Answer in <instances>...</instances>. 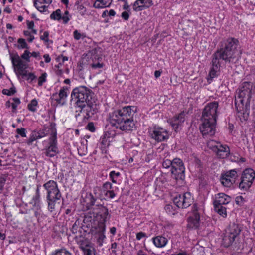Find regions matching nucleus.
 <instances>
[{"label":"nucleus","mask_w":255,"mask_h":255,"mask_svg":"<svg viewBox=\"0 0 255 255\" xmlns=\"http://www.w3.org/2000/svg\"><path fill=\"white\" fill-rule=\"evenodd\" d=\"M108 209L102 205H97L93 209V212L88 213L84 217L82 226L79 227L75 223L72 226L71 232L76 234L78 231L81 233V230L84 232L91 233L96 238L97 243L99 247H102L104 240L106 239V222L110 218Z\"/></svg>","instance_id":"f257e3e1"},{"label":"nucleus","mask_w":255,"mask_h":255,"mask_svg":"<svg viewBox=\"0 0 255 255\" xmlns=\"http://www.w3.org/2000/svg\"><path fill=\"white\" fill-rule=\"evenodd\" d=\"M239 41L229 37L220 42V47L212 55L211 67L209 72L211 78L219 75L222 63H235L239 59V53L237 50Z\"/></svg>","instance_id":"f03ea898"},{"label":"nucleus","mask_w":255,"mask_h":255,"mask_svg":"<svg viewBox=\"0 0 255 255\" xmlns=\"http://www.w3.org/2000/svg\"><path fill=\"white\" fill-rule=\"evenodd\" d=\"M92 91L85 86L74 88L71 94V100L74 102L79 111L85 114L84 118L92 117L97 111L95 99Z\"/></svg>","instance_id":"7ed1b4c3"},{"label":"nucleus","mask_w":255,"mask_h":255,"mask_svg":"<svg viewBox=\"0 0 255 255\" xmlns=\"http://www.w3.org/2000/svg\"><path fill=\"white\" fill-rule=\"evenodd\" d=\"M137 110L136 107L129 106L114 111L109 114L110 123L112 127L122 131L132 130L135 126L133 117Z\"/></svg>","instance_id":"20e7f679"},{"label":"nucleus","mask_w":255,"mask_h":255,"mask_svg":"<svg viewBox=\"0 0 255 255\" xmlns=\"http://www.w3.org/2000/svg\"><path fill=\"white\" fill-rule=\"evenodd\" d=\"M254 90L253 84L248 82L243 83L238 88L235 95V106L238 112L239 117H242L246 120L248 113L244 111V103L246 107L250 104V99Z\"/></svg>","instance_id":"39448f33"},{"label":"nucleus","mask_w":255,"mask_h":255,"mask_svg":"<svg viewBox=\"0 0 255 255\" xmlns=\"http://www.w3.org/2000/svg\"><path fill=\"white\" fill-rule=\"evenodd\" d=\"M173 204H167L165 210L170 216H172L178 212L180 208H186L193 202V197L191 192H183L175 196L173 199Z\"/></svg>","instance_id":"423d86ee"},{"label":"nucleus","mask_w":255,"mask_h":255,"mask_svg":"<svg viewBox=\"0 0 255 255\" xmlns=\"http://www.w3.org/2000/svg\"><path fill=\"white\" fill-rule=\"evenodd\" d=\"M162 166L164 168L171 167L170 171L171 177L176 180L183 181L185 177V167L182 161L179 158H175L172 161L165 159Z\"/></svg>","instance_id":"0eeeda50"},{"label":"nucleus","mask_w":255,"mask_h":255,"mask_svg":"<svg viewBox=\"0 0 255 255\" xmlns=\"http://www.w3.org/2000/svg\"><path fill=\"white\" fill-rule=\"evenodd\" d=\"M241 231L242 228L239 224H230L223 237L222 245L225 248H228L236 244L239 239Z\"/></svg>","instance_id":"6e6552de"},{"label":"nucleus","mask_w":255,"mask_h":255,"mask_svg":"<svg viewBox=\"0 0 255 255\" xmlns=\"http://www.w3.org/2000/svg\"><path fill=\"white\" fill-rule=\"evenodd\" d=\"M204 211L203 204L195 203L192 206L191 212L188 218V227L191 228H198L200 225V217Z\"/></svg>","instance_id":"1a4fd4ad"},{"label":"nucleus","mask_w":255,"mask_h":255,"mask_svg":"<svg viewBox=\"0 0 255 255\" xmlns=\"http://www.w3.org/2000/svg\"><path fill=\"white\" fill-rule=\"evenodd\" d=\"M49 129L51 135L49 138V146L46 149L45 154L47 156L52 157L55 156L59 152L57 146V130L55 123H51L50 124Z\"/></svg>","instance_id":"9d476101"},{"label":"nucleus","mask_w":255,"mask_h":255,"mask_svg":"<svg viewBox=\"0 0 255 255\" xmlns=\"http://www.w3.org/2000/svg\"><path fill=\"white\" fill-rule=\"evenodd\" d=\"M24 193L25 192H23L22 198H25L26 201L32 205V210L34 212V216L37 218L38 222H39L43 216L41 208L39 192H36L31 197H27Z\"/></svg>","instance_id":"9b49d317"},{"label":"nucleus","mask_w":255,"mask_h":255,"mask_svg":"<svg viewBox=\"0 0 255 255\" xmlns=\"http://www.w3.org/2000/svg\"><path fill=\"white\" fill-rule=\"evenodd\" d=\"M218 106L219 103L217 101L211 102L207 104L203 110L201 119L211 120L213 122L216 121Z\"/></svg>","instance_id":"f8f14e48"},{"label":"nucleus","mask_w":255,"mask_h":255,"mask_svg":"<svg viewBox=\"0 0 255 255\" xmlns=\"http://www.w3.org/2000/svg\"><path fill=\"white\" fill-rule=\"evenodd\" d=\"M255 178V172L251 168H247L244 170L241 177L239 187L241 190H247L251 186Z\"/></svg>","instance_id":"ddd939ff"},{"label":"nucleus","mask_w":255,"mask_h":255,"mask_svg":"<svg viewBox=\"0 0 255 255\" xmlns=\"http://www.w3.org/2000/svg\"><path fill=\"white\" fill-rule=\"evenodd\" d=\"M149 132L150 137L158 142L166 141L169 138V131L159 126L150 128Z\"/></svg>","instance_id":"4468645a"},{"label":"nucleus","mask_w":255,"mask_h":255,"mask_svg":"<svg viewBox=\"0 0 255 255\" xmlns=\"http://www.w3.org/2000/svg\"><path fill=\"white\" fill-rule=\"evenodd\" d=\"M202 125L200 127V130L203 136H212L214 135L216 131V121L201 119Z\"/></svg>","instance_id":"2eb2a0df"},{"label":"nucleus","mask_w":255,"mask_h":255,"mask_svg":"<svg viewBox=\"0 0 255 255\" xmlns=\"http://www.w3.org/2000/svg\"><path fill=\"white\" fill-rule=\"evenodd\" d=\"M238 176L236 169L230 170L221 174L220 181L224 186L230 187L235 183Z\"/></svg>","instance_id":"dca6fc26"},{"label":"nucleus","mask_w":255,"mask_h":255,"mask_svg":"<svg viewBox=\"0 0 255 255\" xmlns=\"http://www.w3.org/2000/svg\"><path fill=\"white\" fill-rule=\"evenodd\" d=\"M47 193L48 209L49 211L52 212L55 210L62 201L61 192Z\"/></svg>","instance_id":"f3484780"},{"label":"nucleus","mask_w":255,"mask_h":255,"mask_svg":"<svg viewBox=\"0 0 255 255\" xmlns=\"http://www.w3.org/2000/svg\"><path fill=\"white\" fill-rule=\"evenodd\" d=\"M94 194H96V192H93V194L92 192H82L81 203L86 209H90L94 205L96 199Z\"/></svg>","instance_id":"a211bd4d"},{"label":"nucleus","mask_w":255,"mask_h":255,"mask_svg":"<svg viewBox=\"0 0 255 255\" xmlns=\"http://www.w3.org/2000/svg\"><path fill=\"white\" fill-rule=\"evenodd\" d=\"M213 150L216 153L217 156L220 158L224 159L230 154L229 147L226 145H223L220 143H217L213 146Z\"/></svg>","instance_id":"6ab92c4d"},{"label":"nucleus","mask_w":255,"mask_h":255,"mask_svg":"<svg viewBox=\"0 0 255 255\" xmlns=\"http://www.w3.org/2000/svg\"><path fill=\"white\" fill-rule=\"evenodd\" d=\"M68 88L67 87H63L59 91L58 95L56 93L53 95V97H56L55 100L57 103L64 105L66 103V99L67 97V91Z\"/></svg>","instance_id":"aec40b11"},{"label":"nucleus","mask_w":255,"mask_h":255,"mask_svg":"<svg viewBox=\"0 0 255 255\" xmlns=\"http://www.w3.org/2000/svg\"><path fill=\"white\" fill-rule=\"evenodd\" d=\"M75 239L77 244L79 245L80 249L82 251L89 247V246L92 245L89 239L82 235L76 236L75 237Z\"/></svg>","instance_id":"412c9836"},{"label":"nucleus","mask_w":255,"mask_h":255,"mask_svg":"<svg viewBox=\"0 0 255 255\" xmlns=\"http://www.w3.org/2000/svg\"><path fill=\"white\" fill-rule=\"evenodd\" d=\"M231 201V197L225 194L224 192H219L216 196L214 204L216 205H226L229 203Z\"/></svg>","instance_id":"4be33fe9"},{"label":"nucleus","mask_w":255,"mask_h":255,"mask_svg":"<svg viewBox=\"0 0 255 255\" xmlns=\"http://www.w3.org/2000/svg\"><path fill=\"white\" fill-rule=\"evenodd\" d=\"M152 4L151 0H137L133 4V9L135 11H140L146 6Z\"/></svg>","instance_id":"5701e85b"},{"label":"nucleus","mask_w":255,"mask_h":255,"mask_svg":"<svg viewBox=\"0 0 255 255\" xmlns=\"http://www.w3.org/2000/svg\"><path fill=\"white\" fill-rule=\"evenodd\" d=\"M152 242L154 246L158 248H162L166 246L168 240L162 235H158L152 238Z\"/></svg>","instance_id":"b1692460"},{"label":"nucleus","mask_w":255,"mask_h":255,"mask_svg":"<svg viewBox=\"0 0 255 255\" xmlns=\"http://www.w3.org/2000/svg\"><path fill=\"white\" fill-rule=\"evenodd\" d=\"M185 121L184 112L180 113L177 116L174 117L170 122L172 127L175 129H177Z\"/></svg>","instance_id":"393cba45"},{"label":"nucleus","mask_w":255,"mask_h":255,"mask_svg":"<svg viewBox=\"0 0 255 255\" xmlns=\"http://www.w3.org/2000/svg\"><path fill=\"white\" fill-rule=\"evenodd\" d=\"M26 65L23 61L14 67V70L17 75H21L23 77H25V76H26Z\"/></svg>","instance_id":"a878e982"},{"label":"nucleus","mask_w":255,"mask_h":255,"mask_svg":"<svg viewBox=\"0 0 255 255\" xmlns=\"http://www.w3.org/2000/svg\"><path fill=\"white\" fill-rule=\"evenodd\" d=\"M44 187L47 191H59L56 182L53 180H50L44 184Z\"/></svg>","instance_id":"bb28decb"},{"label":"nucleus","mask_w":255,"mask_h":255,"mask_svg":"<svg viewBox=\"0 0 255 255\" xmlns=\"http://www.w3.org/2000/svg\"><path fill=\"white\" fill-rule=\"evenodd\" d=\"M215 211L223 218L227 217L226 208L223 205L214 204Z\"/></svg>","instance_id":"cd10ccee"},{"label":"nucleus","mask_w":255,"mask_h":255,"mask_svg":"<svg viewBox=\"0 0 255 255\" xmlns=\"http://www.w3.org/2000/svg\"><path fill=\"white\" fill-rule=\"evenodd\" d=\"M50 255H73L72 254L69 252L66 248H61L57 249L54 252H52Z\"/></svg>","instance_id":"c85d7f7f"},{"label":"nucleus","mask_w":255,"mask_h":255,"mask_svg":"<svg viewBox=\"0 0 255 255\" xmlns=\"http://www.w3.org/2000/svg\"><path fill=\"white\" fill-rule=\"evenodd\" d=\"M46 3V0H36L34 1V5L36 8L41 12L45 11V9L47 7L45 5L40 6L39 4H43Z\"/></svg>","instance_id":"c756f323"},{"label":"nucleus","mask_w":255,"mask_h":255,"mask_svg":"<svg viewBox=\"0 0 255 255\" xmlns=\"http://www.w3.org/2000/svg\"><path fill=\"white\" fill-rule=\"evenodd\" d=\"M247 201V198L245 192L242 193L241 195L237 196L235 199L236 203L240 206L243 205Z\"/></svg>","instance_id":"7c9ffc66"},{"label":"nucleus","mask_w":255,"mask_h":255,"mask_svg":"<svg viewBox=\"0 0 255 255\" xmlns=\"http://www.w3.org/2000/svg\"><path fill=\"white\" fill-rule=\"evenodd\" d=\"M82 252L84 255H96V249L93 244L83 250Z\"/></svg>","instance_id":"2f4dec72"},{"label":"nucleus","mask_w":255,"mask_h":255,"mask_svg":"<svg viewBox=\"0 0 255 255\" xmlns=\"http://www.w3.org/2000/svg\"><path fill=\"white\" fill-rule=\"evenodd\" d=\"M62 15L61 10L58 9L53 11L50 15V18L53 20H60L61 19Z\"/></svg>","instance_id":"473e14b6"},{"label":"nucleus","mask_w":255,"mask_h":255,"mask_svg":"<svg viewBox=\"0 0 255 255\" xmlns=\"http://www.w3.org/2000/svg\"><path fill=\"white\" fill-rule=\"evenodd\" d=\"M16 92L15 87H11L9 90L4 89L2 91V93L4 95L11 96L14 94Z\"/></svg>","instance_id":"72a5a7b5"},{"label":"nucleus","mask_w":255,"mask_h":255,"mask_svg":"<svg viewBox=\"0 0 255 255\" xmlns=\"http://www.w3.org/2000/svg\"><path fill=\"white\" fill-rule=\"evenodd\" d=\"M11 60L12 65L14 67H15L18 64L22 63L23 61L20 58L18 55L14 57H11Z\"/></svg>","instance_id":"f704fd0d"},{"label":"nucleus","mask_w":255,"mask_h":255,"mask_svg":"<svg viewBox=\"0 0 255 255\" xmlns=\"http://www.w3.org/2000/svg\"><path fill=\"white\" fill-rule=\"evenodd\" d=\"M37 105V101L35 99H33L31 100L30 103L28 105V109L32 112H35L36 111L35 107Z\"/></svg>","instance_id":"c9c22d12"},{"label":"nucleus","mask_w":255,"mask_h":255,"mask_svg":"<svg viewBox=\"0 0 255 255\" xmlns=\"http://www.w3.org/2000/svg\"><path fill=\"white\" fill-rule=\"evenodd\" d=\"M34 134V136H36V138L40 139L46 136V133H45L43 130H39L38 131H33Z\"/></svg>","instance_id":"e433bc0d"},{"label":"nucleus","mask_w":255,"mask_h":255,"mask_svg":"<svg viewBox=\"0 0 255 255\" xmlns=\"http://www.w3.org/2000/svg\"><path fill=\"white\" fill-rule=\"evenodd\" d=\"M120 175V173L119 172H116L115 171H112L110 173V177L111 178L113 182L116 183V181L115 179L118 177Z\"/></svg>","instance_id":"4c0bfd02"},{"label":"nucleus","mask_w":255,"mask_h":255,"mask_svg":"<svg viewBox=\"0 0 255 255\" xmlns=\"http://www.w3.org/2000/svg\"><path fill=\"white\" fill-rule=\"evenodd\" d=\"M47 74L43 73L38 78V84L39 86H42L43 83L46 81Z\"/></svg>","instance_id":"58836bf2"},{"label":"nucleus","mask_w":255,"mask_h":255,"mask_svg":"<svg viewBox=\"0 0 255 255\" xmlns=\"http://www.w3.org/2000/svg\"><path fill=\"white\" fill-rule=\"evenodd\" d=\"M69 15V12L67 10H66L63 14V16H62L61 19L63 20V23L65 24H66L70 20V18L68 16Z\"/></svg>","instance_id":"ea45409f"},{"label":"nucleus","mask_w":255,"mask_h":255,"mask_svg":"<svg viewBox=\"0 0 255 255\" xmlns=\"http://www.w3.org/2000/svg\"><path fill=\"white\" fill-rule=\"evenodd\" d=\"M18 43L20 44V46L21 48H28L27 45L24 39H18Z\"/></svg>","instance_id":"a19ab883"},{"label":"nucleus","mask_w":255,"mask_h":255,"mask_svg":"<svg viewBox=\"0 0 255 255\" xmlns=\"http://www.w3.org/2000/svg\"><path fill=\"white\" fill-rule=\"evenodd\" d=\"M112 184L110 182H106L103 185L104 191H113V190L110 191L112 189Z\"/></svg>","instance_id":"79ce46f5"},{"label":"nucleus","mask_w":255,"mask_h":255,"mask_svg":"<svg viewBox=\"0 0 255 255\" xmlns=\"http://www.w3.org/2000/svg\"><path fill=\"white\" fill-rule=\"evenodd\" d=\"M16 132L18 134H19L21 137H25L26 136L25 129L24 128H17L16 129Z\"/></svg>","instance_id":"37998d69"},{"label":"nucleus","mask_w":255,"mask_h":255,"mask_svg":"<svg viewBox=\"0 0 255 255\" xmlns=\"http://www.w3.org/2000/svg\"><path fill=\"white\" fill-rule=\"evenodd\" d=\"M78 12L81 16H84L86 12V9L83 5H79L78 7Z\"/></svg>","instance_id":"c03bdc74"},{"label":"nucleus","mask_w":255,"mask_h":255,"mask_svg":"<svg viewBox=\"0 0 255 255\" xmlns=\"http://www.w3.org/2000/svg\"><path fill=\"white\" fill-rule=\"evenodd\" d=\"M30 54V52L27 50H26L24 51V53L21 55V58L29 62Z\"/></svg>","instance_id":"a18cd8bd"},{"label":"nucleus","mask_w":255,"mask_h":255,"mask_svg":"<svg viewBox=\"0 0 255 255\" xmlns=\"http://www.w3.org/2000/svg\"><path fill=\"white\" fill-rule=\"evenodd\" d=\"M48 36H49V33L48 31H45L43 34V35H41L40 36V39L47 42L48 41Z\"/></svg>","instance_id":"49530a36"},{"label":"nucleus","mask_w":255,"mask_h":255,"mask_svg":"<svg viewBox=\"0 0 255 255\" xmlns=\"http://www.w3.org/2000/svg\"><path fill=\"white\" fill-rule=\"evenodd\" d=\"M87 128L91 132H94L95 131V128L93 123H89L87 126Z\"/></svg>","instance_id":"de8ad7c7"},{"label":"nucleus","mask_w":255,"mask_h":255,"mask_svg":"<svg viewBox=\"0 0 255 255\" xmlns=\"http://www.w3.org/2000/svg\"><path fill=\"white\" fill-rule=\"evenodd\" d=\"M146 237V233L140 232L136 234V239L137 240H140L142 238Z\"/></svg>","instance_id":"09e8293b"},{"label":"nucleus","mask_w":255,"mask_h":255,"mask_svg":"<svg viewBox=\"0 0 255 255\" xmlns=\"http://www.w3.org/2000/svg\"><path fill=\"white\" fill-rule=\"evenodd\" d=\"M73 36L76 40H79L81 37V34L78 31L76 30L73 32Z\"/></svg>","instance_id":"8fccbe9b"},{"label":"nucleus","mask_w":255,"mask_h":255,"mask_svg":"<svg viewBox=\"0 0 255 255\" xmlns=\"http://www.w3.org/2000/svg\"><path fill=\"white\" fill-rule=\"evenodd\" d=\"M122 17L125 20H128L129 17V15L127 11H124L121 14Z\"/></svg>","instance_id":"3c124183"},{"label":"nucleus","mask_w":255,"mask_h":255,"mask_svg":"<svg viewBox=\"0 0 255 255\" xmlns=\"http://www.w3.org/2000/svg\"><path fill=\"white\" fill-rule=\"evenodd\" d=\"M34 134L33 133V132H32L29 140H28V143L29 144H31L34 141L37 140V139L36 138V136H34Z\"/></svg>","instance_id":"603ef678"},{"label":"nucleus","mask_w":255,"mask_h":255,"mask_svg":"<svg viewBox=\"0 0 255 255\" xmlns=\"http://www.w3.org/2000/svg\"><path fill=\"white\" fill-rule=\"evenodd\" d=\"M5 179L3 177H0V190H2L5 184Z\"/></svg>","instance_id":"864d4df0"},{"label":"nucleus","mask_w":255,"mask_h":255,"mask_svg":"<svg viewBox=\"0 0 255 255\" xmlns=\"http://www.w3.org/2000/svg\"><path fill=\"white\" fill-rule=\"evenodd\" d=\"M117 244L116 242H114L112 243L111 244V249H112V253L115 254L116 251L115 249L117 248Z\"/></svg>","instance_id":"5fc2aeb1"},{"label":"nucleus","mask_w":255,"mask_h":255,"mask_svg":"<svg viewBox=\"0 0 255 255\" xmlns=\"http://www.w3.org/2000/svg\"><path fill=\"white\" fill-rule=\"evenodd\" d=\"M27 76V79H30L31 81L33 80L35 78V76L34 74L32 73H29L28 74L26 73V76Z\"/></svg>","instance_id":"6e6d98bb"},{"label":"nucleus","mask_w":255,"mask_h":255,"mask_svg":"<svg viewBox=\"0 0 255 255\" xmlns=\"http://www.w3.org/2000/svg\"><path fill=\"white\" fill-rule=\"evenodd\" d=\"M43 57L45 59V61L46 62V63H49L50 62V60H51V58L50 57H49V55L48 54H44L43 55Z\"/></svg>","instance_id":"4d7b16f0"},{"label":"nucleus","mask_w":255,"mask_h":255,"mask_svg":"<svg viewBox=\"0 0 255 255\" xmlns=\"http://www.w3.org/2000/svg\"><path fill=\"white\" fill-rule=\"evenodd\" d=\"M92 67L94 68H100L103 67V64L100 63L93 64H92Z\"/></svg>","instance_id":"13d9d810"},{"label":"nucleus","mask_w":255,"mask_h":255,"mask_svg":"<svg viewBox=\"0 0 255 255\" xmlns=\"http://www.w3.org/2000/svg\"><path fill=\"white\" fill-rule=\"evenodd\" d=\"M34 24L33 21L29 22L27 24V27L28 29H31L33 28Z\"/></svg>","instance_id":"bf43d9fd"},{"label":"nucleus","mask_w":255,"mask_h":255,"mask_svg":"<svg viewBox=\"0 0 255 255\" xmlns=\"http://www.w3.org/2000/svg\"><path fill=\"white\" fill-rule=\"evenodd\" d=\"M110 233L114 236L115 235L116 232V228L115 227H112L110 228Z\"/></svg>","instance_id":"052dcab7"},{"label":"nucleus","mask_w":255,"mask_h":255,"mask_svg":"<svg viewBox=\"0 0 255 255\" xmlns=\"http://www.w3.org/2000/svg\"><path fill=\"white\" fill-rule=\"evenodd\" d=\"M65 214L68 215H72V211L71 208H67L66 209L65 211Z\"/></svg>","instance_id":"680f3d73"},{"label":"nucleus","mask_w":255,"mask_h":255,"mask_svg":"<svg viewBox=\"0 0 255 255\" xmlns=\"http://www.w3.org/2000/svg\"><path fill=\"white\" fill-rule=\"evenodd\" d=\"M137 255H147V254L142 250H139L137 253Z\"/></svg>","instance_id":"e2e57ef3"},{"label":"nucleus","mask_w":255,"mask_h":255,"mask_svg":"<svg viewBox=\"0 0 255 255\" xmlns=\"http://www.w3.org/2000/svg\"><path fill=\"white\" fill-rule=\"evenodd\" d=\"M6 238V235L5 233H2V232L0 231V239L1 240L4 241Z\"/></svg>","instance_id":"0e129e2a"},{"label":"nucleus","mask_w":255,"mask_h":255,"mask_svg":"<svg viewBox=\"0 0 255 255\" xmlns=\"http://www.w3.org/2000/svg\"><path fill=\"white\" fill-rule=\"evenodd\" d=\"M116 14L115 11L113 9H111L108 13L109 16H114Z\"/></svg>","instance_id":"69168bd1"},{"label":"nucleus","mask_w":255,"mask_h":255,"mask_svg":"<svg viewBox=\"0 0 255 255\" xmlns=\"http://www.w3.org/2000/svg\"><path fill=\"white\" fill-rule=\"evenodd\" d=\"M173 255H189L186 251H181V252Z\"/></svg>","instance_id":"338daca9"},{"label":"nucleus","mask_w":255,"mask_h":255,"mask_svg":"<svg viewBox=\"0 0 255 255\" xmlns=\"http://www.w3.org/2000/svg\"><path fill=\"white\" fill-rule=\"evenodd\" d=\"M161 74V72H160L159 70H156L154 72V76L156 78H158L160 76Z\"/></svg>","instance_id":"774afa93"}]
</instances>
